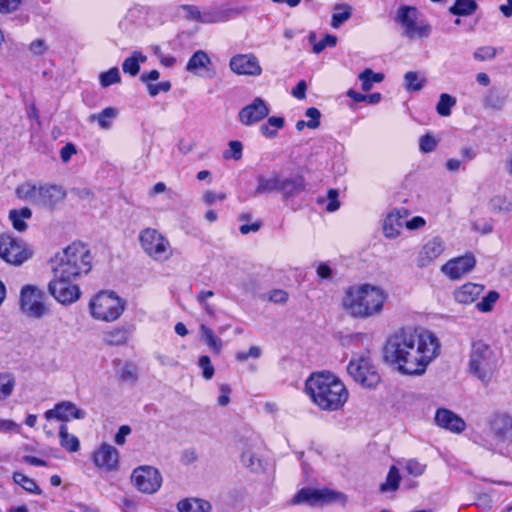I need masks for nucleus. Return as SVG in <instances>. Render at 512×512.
<instances>
[{
    "mask_svg": "<svg viewBox=\"0 0 512 512\" xmlns=\"http://www.w3.org/2000/svg\"><path fill=\"white\" fill-rule=\"evenodd\" d=\"M439 352V340L432 332L402 329L387 340L384 359L395 365L401 374L422 375Z\"/></svg>",
    "mask_w": 512,
    "mask_h": 512,
    "instance_id": "f257e3e1",
    "label": "nucleus"
},
{
    "mask_svg": "<svg viewBox=\"0 0 512 512\" xmlns=\"http://www.w3.org/2000/svg\"><path fill=\"white\" fill-rule=\"evenodd\" d=\"M305 391L312 402L324 411L340 410L349 397L344 383L330 372L311 374L305 382Z\"/></svg>",
    "mask_w": 512,
    "mask_h": 512,
    "instance_id": "f03ea898",
    "label": "nucleus"
},
{
    "mask_svg": "<svg viewBox=\"0 0 512 512\" xmlns=\"http://www.w3.org/2000/svg\"><path fill=\"white\" fill-rule=\"evenodd\" d=\"M388 299L379 286L361 284L348 287L342 298V307L351 317L367 319L379 315Z\"/></svg>",
    "mask_w": 512,
    "mask_h": 512,
    "instance_id": "7ed1b4c3",
    "label": "nucleus"
},
{
    "mask_svg": "<svg viewBox=\"0 0 512 512\" xmlns=\"http://www.w3.org/2000/svg\"><path fill=\"white\" fill-rule=\"evenodd\" d=\"M92 256L86 245L73 242L56 254L53 266L55 277L78 279L91 270Z\"/></svg>",
    "mask_w": 512,
    "mask_h": 512,
    "instance_id": "20e7f679",
    "label": "nucleus"
},
{
    "mask_svg": "<svg viewBox=\"0 0 512 512\" xmlns=\"http://www.w3.org/2000/svg\"><path fill=\"white\" fill-rule=\"evenodd\" d=\"M395 21L402 29V35L409 40L428 38L432 27L414 6H400L395 15Z\"/></svg>",
    "mask_w": 512,
    "mask_h": 512,
    "instance_id": "39448f33",
    "label": "nucleus"
},
{
    "mask_svg": "<svg viewBox=\"0 0 512 512\" xmlns=\"http://www.w3.org/2000/svg\"><path fill=\"white\" fill-rule=\"evenodd\" d=\"M469 372L483 383H488L496 367V357L491 347L482 340L474 341L469 357Z\"/></svg>",
    "mask_w": 512,
    "mask_h": 512,
    "instance_id": "423d86ee",
    "label": "nucleus"
},
{
    "mask_svg": "<svg viewBox=\"0 0 512 512\" xmlns=\"http://www.w3.org/2000/svg\"><path fill=\"white\" fill-rule=\"evenodd\" d=\"M347 500L348 498L346 494L337 490L329 488L304 487L294 495V497L291 499V504H305L308 506L321 507L337 503L341 506H345Z\"/></svg>",
    "mask_w": 512,
    "mask_h": 512,
    "instance_id": "0eeeda50",
    "label": "nucleus"
},
{
    "mask_svg": "<svg viewBox=\"0 0 512 512\" xmlns=\"http://www.w3.org/2000/svg\"><path fill=\"white\" fill-rule=\"evenodd\" d=\"M125 309V302L114 292H100L89 303L91 316L96 320H117Z\"/></svg>",
    "mask_w": 512,
    "mask_h": 512,
    "instance_id": "6e6552de",
    "label": "nucleus"
},
{
    "mask_svg": "<svg viewBox=\"0 0 512 512\" xmlns=\"http://www.w3.org/2000/svg\"><path fill=\"white\" fill-rule=\"evenodd\" d=\"M138 240L145 254L154 261L165 262L173 255L170 241L155 228L142 229Z\"/></svg>",
    "mask_w": 512,
    "mask_h": 512,
    "instance_id": "1a4fd4ad",
    "label": "nucleus"
},
{
    "mask_svg": "<svg viewBox=\"0 0 512 512\" xmlns=\"http://www.w3.org/2000/svg\"><path fill=\"white\" fill-rule=\"evenodd\" d=\"M347 372L353 380L364 387H376L381 378L369 356H358L350 360Z\"/></svg>",
    "mask_w": 512,
    "mask_h": 512,
    "instance_id": "9d476101",
    "label": "nucleus"
},
{
    "mask_svg": "<svg viewBox=\"0 0 512 512\" xmlns=\"http://www.w3.org/2000/svg\"><path fill=\"white\" fill-rule=\"evenodd\" d=\"M76 280L77 279L68 277L61 278L54 276L49 282L48 291L59 303L70 305L76 302L81 296L79 286L74 283Z\"/></svg>",
    "mask_w": 512,
    "mask_h": 512,
    "instance_id": "9b49d317",
    "label": "nucleus"
},
{
    "mask_svg": "<svg viewBox=\"0 0 512 512\" xmlns=\"http://www.w3.org/2000/svg\"><path fill=\"white\" fill-rule=\"evenodd\" d=\"M131 481L140 492L154 494L161 487L162 476L160 472L152 466H139L133 470Z\"/></svg>",
    "mask_w": 512,
    "mask_h": 512,
    "instance_id": "f8f14e48",
    "label": "nucleus"
},
{
    "mask_svg": "<svg viewBox=\"0 0 512 512\" xmlns=\"http://www.w3.org/2000/svg\"><path fill=\"white\" fill-rule=\"evenodd\" d=\"M43 297V291L36 286H24L20 293L21 310L30 317H42L46 312Z\"/></svg>",
    "mask_w": 512,
    "mask_h": 512,
    "instance_id": "ddd939ff",
    "label": "nucleus"
},
{
    "mask_svg": "<svg viewBox=\"0 0 512 512\" xmlns=\"http://www.w3.org/2000/svg\"><path fill=\"white\" fill-rule=\"evenodd\" d=\"M31 256V251L11 236H0V258L7 263L19 266L27 261Z\"/></svg>",
    "mask_w": 512,
    "mask_h": 512,
    "instance_id": "4468645a",
    "label": "nucleus"
},
{
    "mask_svg": "<svg viewBox=\"0 0 512 512\" xmlns=\"http://www.w3.org/2000/svg\"><path fill=\"white\" fill-rule=\"evenodd\" d=\"M230 70L236 75L257 77L262 74V67L253 53L236 54L229 61Z\"/></svg>",
    "mask_w": 512,
    "mask_h": 512,
    "instance_id": "2eb2a0df",
    "label": "nucleus"
},
{
    "mask_svg": "<svg viewBox=\"0 0 512 512\" xmlns=\"http://www.w3.org/2000/svg\"><path fill=\"white\" fill-rule=\"evenodd\" d=\"M269 112L266 102L261 97H256L239 111L238 119L243 125L251 126L265 119Z\"/></svg>",
    "mask_w": 512,
    "mask_h": 512,
    "instance_id": "dca6fc26",
    "label": "nucleus"
},
{
    "mask_svg": "<svg viewBox=\"0 0 512 512\" xmlns=\"http://www.w3.org/2000/svg\"><path fill=\"white\" fill-rule=\"evenodd\" d=\"M476 264L475 257L472 254H466L449 260L441 267V271L450 279L456 280L470 272Z\"/></svg>",
    "mask_w": 512,
    "mask_h": 512,
    "instance_id": "f3484780",
    "label": "nucleus"
},
{
    "mask_svg": "<svg viewBox=\"0 0 512 512\" xmlns=\"http://www.w3.org/2000/svg\"><path fill=\"white\" fill-rule=\"evenodd\" d=\"M94 464L105 471L116 470L119 463V452L110 444L103 443L93 454Z\"/></svg>",
    "mask_w": 512,
    "mask_h": 512,
    "instance_id": "a211bd4d",
    "label": "nucleus"
},
{
    "mask_svg": "<svg viewBox=\"0 0 512 512\" xmlns=\"http://www.w3.org/2000/svg\"><path fill=\"white\" fill-rule=\"evenodd\" d=\"M85 415L86 413L84 410L78 408L70 401L58 403L53 409L45 412V418L47 420L56 419L60 421H69L71 418L83 419Z\"/></svg>",
    "mask_w": 512,
    "mask_h": 512,
    "instance_id": "6ab92c4d",
    "label": "nucleus"
},
{
    "mask_svg": "<svg viewBox=\"0 0 512 512\" xmlns=\"http://www.w3.org/2000/svg\"><path fill=\"white\" fill-rule=\"evenodd\" d=\"M435 422L438 426L454 433H460L466 427L465 421L460 416L445 408L436 411Z\"/></svg>",
    "mask_w": 512,
    "mask_h": 512,
    "instance_id": "aec40b11",
    "label": "nucleus"
},
{
    "mask_svg": "<svg viewBox=\"0 0 512 512\" xmlns=\"http://www.w3.org/2000/svg\"><path fill=\"white\" fill-rule=\"evenodd\" d=\"M408 210L397 209L390 212L384 220L383 232L387 238H396L400 235L401 229L405 226V218Z\"/></svg>",
    "mask_w": 512,
    "mask_h": 512,
    "instance_id": "412c9836",
    "label": "nucleus"
},
{
    "mask_svg": "<svg viewBox=\"0 0 512 512\" xmlns=\"http://www.w3.org/2000/svg\"><path fill=\"white\" fill-rule=\"evenodd\" d=\"M444 242L439 237H434L428 241L419 253L417 265L421 268L430 265L444 251Z\"/></svg>",
    "mask_w": 512,
    "mask_h": 512,
    "instance_id": "4be33fe9",
    "label": "nucleus"
},
{
    "mask_svg": "<svg viewBox=\"0 0 512 512\" xmlns=\"http://www.w3.org/2000/svg\"><path fill=\"white\" fill-rule=\"evenodd\" d=\"M306 190V181L303 175L295 174L280 178V191L284 198H293Z\"/></svg>",
    "mask_w": 512,
    "mask_h": 512,
    "instance_id": "5701e85b",
    "label": "nucleus"
},
{
    "mask_svg": "<svg viewBox=\"0 0 512 512\" xmlns=\"http://www.w3.org/2000/svg\"><path fill=\"white\" fill-rule=\"evenodd\" d=\"M65 192L57 185H40L37 205L52 208L63 200Z\"/></svg>",
    "mask_w": 512,
    "mask_h": 512,
    "instance_id": "b1692460",
    "label": "nucleus"
},
{
    "mask_svg": "<svg viewBox=\"0 0 512 512\" xmlns=\"http://www.w3.org/2000/svg\"><path fill=\"white\" fill-rule=\"evenodd\" d=\"M483 291L484 286L482 284L468 282L457 288L453 295L456 302L469 305L475 302Z\"/></svg>",
    "mask_w": 512,
    "mask_h": 512,
    "instance_id": "393cba45",
    "label": "nucleus"
},
{
    "mask_svg": "<svg viewBox=\"0 0 512 512\" xmlns=\"http://www.w3.org/2000/svg\"><path fill=\"white\" fill-rule=\"evenodd\" d=\"M491 427L495 435L501 440L512 438V415L508 413H496L491 421Z\"/></svg>",
    "mask_w": 512,
    "mask_h": 512,
    "instance_id": "a878e982",
    "label": "nucleus"
},
{
    "mask_svg": "<svg viewBox=\"0 0 512 512\" xmlns=\"http://www.w3.org/2000/svg\"><path fill=\"white\" fill-rule=\"evenodd\" d=\"M280 178L281 175L275 172L269 176L259 175L257 177L258 185L255 189L254 194L260 195L265 193H271L274 191H280Z\"/></svg>",
    "mask_w": 512,
    "mask_h": 512,
    "instance_id": "bb28decb",
    "label": "nucleus"
},
{
    "mask_svg": "<svg viewBox=\"0 0 512 512\" xmlns=\"http://www.w3.org/2000/svg\"><path fill=\"white\" fill-rule=\"evenodd\" d=\"M506 99L507 95L503 91L495 87H492L488 90L487 94L483 99V106L486 109L500 111L503 109L506 103Z\"/></svg>",
    "mask_w": 512,
    "mask_h": 512,
    "instance_id": "cd10ccee",
    "label": "nucleus"
},
{
    "mask_svg": "<svg viewBox=\"0 0 512 512\" xmlns=\"http://www.w3.org/2000/svg\"><path fill=\"white\" fill-rule=\"evenodd\" d=\"M177 509L179 512H208L211 505L200 498H186L178 502Z\"/></svg>",
    "mask_w": 512,
    "mask_h": 512,
    "instance_id": "c85d7f7f",
    "label": "nucleus"
},
{
    "mask_svg": "<svg viewBox=\"0 0 512 512\" xmlns=\"http://www.w3.org/2000/svg\"><path fill=\"white\" fill-rule=\"evenodd\" d=\"M209 65H211V59L207 52L204 50H197L190 57L186 65V70L188 72L198 74L199 70L207 69Z\"/></svg>",
    "mask_w": 512,
    "mask_h": 512,
    "instance_id": "c756f323",
    "label": "nucleus"
},
{
    "mask_svg": "<svg viewBox=\"0 0 512 512\" xmlns=\"http://www.w3.org/2000/svg\"><path fill=\"white\" fill-rule=\"evenodd\" d=\"M352 16V7L347 3L336 4L333 7V14L330 25L334 29H338L343 23L348 21Z\"/></svg>",
    "mask_w": 512,
    "mask_h": 512,
    "instance_id": "7c9ffc66",
    "label": "nucleus"
},
{
    "mask_svg": "<svg viewBox=\"0 0 512 512\" xmlns=\"http://www.w3.org/2000/svg\"><path fill=\"white\" fill-rule=\"evenodd\" d=\"M32 217V211L28 207L21 209H13L9 212V219L12 222V226L15 230L23 232L27 229L25 220Z\"/></svg>",
    "mask_w": 512,
    "mask_h": 512,
    "instance_id": "2f4dec72",
    "label": "nucleus"
},
{
    "mask_svg": "<svg viewBox=\"0 0 512 512\" xmlns=\"http://www.w3.org/2000/svg\"><path fill=\"white\" fill-rule=\"evenodd\" d=\"M59 443L62 448L70 453L77 452L80 449L78 437L70 434L65 424H62L59 428Z\"/></svg>",
    "mask_w": 512,
    "mask_h": 512,
    "instance_id": "473e14b6",
    "label": "nucleus"
},
{
    "mask_svg": "<svg viewBox=\"0 0 512 512\" xmlns=\"http://www.w3.org/2000/svg\"><path fill=\"white\" fill-rule=\"evenodd\" d=\"M242 464L253 473L263 472L265 469L261 458L257 457L250 449L245 450L241 455Z\"/></svg>",
    "mask_w": 512,
    "mask_h": 512,
    "instance_id": "72a5a7b5",
    "label": "nucleus"
},
{
    "mask_svg": "<svg viewBox=\"0 0 512 512\" xmlns=\"http://www.w3.org/2000/svg\"><path fill=\"white\" fill-rule=\"evenodd\" d=\"M284 124V118L271 116L260 126V132L263 136L272 139L277 136V130L283 128Z\"/></svg>",
    "mask_w": 512,
    "mask_h": 512,
    "instance_id": "f704fd0d",
    "label": "nucleus"
},
{
    "mask_svg": "<svg viewBox=\"0 0 512 512\" xmlns=\"http://www.w3.org/2000/svg\"><path fill=\"white\" fill-rule=\"evenodd\" d=\"M228 20L229 12L227 10L211 8L202 11L201 23L214 24L226 22Z\"/></svg>",
    "mask_w": 512,
    "mask_h": 512,
    "instance_id": "c9c22d12",
    "label": "nucleus"
},
{
    "mask_svg": "<svg viewBox=\"0 0 512 512\" xmlns=\"http://www.w3.org/2000/svg\"><path fill=\"white\" fill-rule=\"evenodd\" d=\"M146 59L147 57L141 52H134L132 56L126 58L122 64L124 73L130 74L131 76H136L140 70L139 63L145 62Z\"/></svg>",
    "mask_w": 512,
    "mask_h": 512,
    "instance_id": "e433bc0d",
    "label": "nucleus"
},
{
    "mask_svg": "<svg viewBox=\"0 0 512 512\" xmlns=\"http://www.w3.org/2000/svg\"><path fill=\"white\" fill-rule=\"evenodd\" d=\"M39 189L40 186H36L31 183H24L17 187L16 195L22 200L30 201L31 203L37 205Z\"/></svg>",
    "mask_w": 512,
    "mask_h": 512,
    "instance_id": "4c0bfd02",
    "label": "nucleus"
},
{
    "mask_svg": "<svg viewBox=\"0 0 512 512\" xmlns=\"http://www.w3.org/2000/svg\"><path fill=\"white\" fill-rule=\"evenodd\" d=\"M201 338L214 352L219 353L222 349V341L217 337L211 328L205 324L200 326Z\"/></svg>",
    "mask_w": 512,
    "mask_h": 512,
    "instance_id": "58836bf2",
    "label": "nucleus"
},
{
    "mask_svg": "<svg viewBox=\"0 0 512 512\" xmlns=\"http://www.w3.org/2000/svg\"><path fill=\"white\" fill-rule=\"evenodd\" d=\"M116 116H117L116 109H114L112 107H107V108L103 109L98 114L90 115L89 121L90 122L97 121L101 128L108 129L111 126V120L116 118Z\"/></svg>",
    "mask_w": 512,
    "mask_h": 512,
    "instance_id": "ea45409f",
    "label": "nucleus"
},
{
    "mask_svg": "<svg viewBox=\"0 0 512 512\" xmlns=\"http://www.w3.org/2000/svg\"><path fill=\"white\" fill-rule=\"evenodd\" d=\"M361 81V87L363 91H369L372 89L374 83H380L384 79L382 73H375L370 68L365 69L358 76Z\"/></svg>",
    "mask_w": 512,
    "mask_h": 512,
    "instance_id": "a19ab883",
    "label": "nucleus"
},
{
    "mask_svg": "<svg viewBox=\"0 0 512 512\" xmlns=\"http://www.w3.org/2000/svg\"><path fill=\"white\" fill-rule=\"evenodd\" d=\"M12 478L13 481L19 486H21L25 491L36 495H40L42 493L41 489L38 487L36 482L32 478L24 475L23 473L14 472Z\"/></svg>",
    "mask_w": 512,
    "mask_h": 512,
    "instance_id": "79ce46f5",
    "label": "nucleus"
},
{
    "mask_svg": "<svg viewBox=\"0 0 512 512\" xmlns=\"http://www.w3.org/2000/svg\"><path fill=\"white\" fill-rule=\"evenodd\" d=\"M401 476L396 466H391L385 482L380 485L381 492H394L399 488Z\"/></svg>",
    "mask_w": 512,
    "mask_h": 512,
    "instance_id": "37998d69",
    "label": "nucleus"
},
{
    "mask_svg": "<svg viewBox=\"0 0 512 512\" xmlns=\"http://www.w3.org/2000/svg\"><path fill=\"white\" fill-rule=\"evenodd\" d=\"M128 331L122 327L113 328L104 333V341L109 345H121L127 341Z\"/></svg>",
    "mask_w": 512,
    "mask_h": 512,
    "instance_id": "c03bdc74",
    "label": "nucleus"
},
{
    "mask_svg": "<svg viewBox=\"0 0 512 512\" xmlns=\"http://www.w3.org/2000/svg\"><path fill=\"white\" fill-rule=\"evenodd\" d=\"M477 4L474 0H456L455 4L449 9L453 15L467 16L475 12Z\"/></svg>",
    "mask_w": 512,
    "mask_h": 512,
    "instance_id": "a18cd8bd",
    "label": "nucleus"
},
{
    "mask_svg": "<svg viewBox=\"0 0 512 512\" xmlns=\"http://www.w3.org/2000/svg\"><path fill=\"white\" fill-rule=\"evenodd\" d=\"M15 386V378L10 373H0V401L9 397Z\"/></svg>",
    "mask_w": 512,
    "mask_h": 512,
    "instance_id": "49530a36",
    "label": "nucleus"
},
{
    "mask_svg": "<svg viewBox=\"0 0 512 512\" xmlns=\"http://www.w3.org/2000/svg\"><path fill=\"white\" fill-rule=\"evenodd\" d=\"M456 104V99L449 94L442 93L436 105V111L440 116L447 117L451 114V109Z\"/></svg>",
    "mask_w": 512,
    "mask_h": 512,
    "instance_id": "de8ad7c7",
    "label": "nucleus"
},
{
    "mask_svg": "<svg viewBox=\"0 0 512 512\" xmlns=\"http://www.w3.org/2000/svg\"><path fill=\"white\" fill-rule=\"evenodd\" d=\"M405 87L408 91H419L424 87L425 78H421L417 72L409 71L404 75Z\"/></svg>",
    "mask_w": 512,
    "mask_h": 512,
    "instance_id": "09e8293b",
    "label": "nucleus"
},
{
    "mask_svg": "<svg viewBox=\"0 0 512 512\" xmlns=\"http://www.w3.org/2000/svg\"><path fill=\"white\" fill-rule=\"evenodd\" d=\"M489 209L495 213L508 212L512 210V203L504 196H494L489 201Z\"/></svg>",
    "mask_w": 512,
    "mask_h": 512,
    "instance_id": "8fccbe9b",
    "label": "nucleus"
},
{
    "mask_svg": "<svg viewBox=\"0 0 512 512\" xmlns=\"http://www.w3.org/2000/svg\"><path fill=\"white\" fill-rule=\"evenodd\" d=\"M499 299V293L496 291H489L486 296L482 298L476 304V308L483 313L490 312L493 309V306Z\"/></svg>",
    "mask_w": 512,
    "mask_h": 512,
    "instance_id": "3c124183",
    "label": "nucleus"
},
{
    "mask_svg": "<svg viewBox=\"0 0 512 512\" xmlns=\"http://www.w3.org/2000/svg\"><path fill=\"white\" fill-rule=\"evenodd\" d=\"M99 80L101 86L104 88L119 83L121 81V77L118 68L113 67L108 71L101 73L99 76Z\"/></svg>",
    "mask_w": 512,
    "mask_h": 512,
    "instance_id": "603ef678",
    "label": "nucleus"
},
{
    "mask_svg": "<svg viewBox=\"0 0 512 512\" xmlns=\"http://www.w3.org/2000/svg\"><path fill=\"white\" fill-rule=\"evenodd\" d=\"M243 145L240 141L233 140L228 143V149L223 152L224 159H234L236 161L242 158Z\"/></svg>",
    "mask_w": 512,
    "mask_h": 512,
    "instance_id": "864d4df0",
    "label": "nucleus"
},
{
    "mask_svg": "<svg viewBox=\"0 0 512 512\" xmlns=\"http://www.w3.org/2000/svg\"><path fill=\"white\" fill-rule=\"evenodd\" d=\"M119 378L124 382H135L138 378L137 368L134 364L126 363L119 371Z\"/></svg>",
    "mask_w": 512,
    "mask_h": 512,
    "instance_id": "5fc2aeb1",
    "label": "nucleus"
},
{
    "mask_svg": "<svg viewBox=\"0 0 512 512\" xmlns=\"http://www.w3.org/2000/svg\"><path fill=\"white\" fill-rule=\"evenodd\" d=\"M496 54H497L496 48L491 47V46H483V47L477 48L474 51L473 56L477 61H485V60H490V59L495 58Z\"/></svg>",
    "mask_w": 512,
    "mask_h": 512,
    "instance_id": "6e6d98bb",
    "label": "nucleus"
},
{
    "mask_svg": "<svg viewBox=\"0 0 512 512\" xmlns=\"http://www.w3.org/2000/svg\"><path fill=\"white\" fill-rule=\"evenodd\" d=\"M337 43V37L331 34H325V36L319 41L314 43L313 51L316 54L321 53L326 47H334Z\"/></svg>",
    "mask_w": 512,
    "mask_h": 512,
    "instance_id": "4d7b16f0",
    "label": "nucleus"
},
{
    "mask_svg": "<svg viewBox=\"0 0 512 512\" xmlns=\"http://www.w3.org/2000/svg\"><path fill=\"white\" fill-rule=\"evenodd\" d=\"M405 468L408 474L414 477H419L425 472L426 464H423L416 459H409L406 462Z\"/></svg>",
    "mask_w": 512,
    "mask_h": 512,
    "instance_id": "13d9d810",
    "label": "nucleus"
},
{
    "mask_svg": "<svg viewBox=\"0 0 512 512\" xmlns=\"http://www.w3.org/2000/svg\"><path fill=\"white\" fill-rule=\"evenodd\" d=\"M199 367L202 369V375L206 380H210L214 375V367L211 364V360L208 356L203 355L198 361Z\"/></svg>",
    "mask_w": 512,
    "mask_h": 512,
    "instance_id": "bf43d9fd",
    "label": "nucleus"
},
{
    "mask_svg": "<svg viewBox=\"0 0 512 512\" xmlns=\"http://www.w3.org/2000/svg\"><path fill=\"white\" fill-rule=\"evenodd\" d=\"M305 116L309 118L307 121V127L310 129H316L320 126L321 112L315 107H310L305 111Z\"/></svg>",
    "mask_w": 512,
    "mask_h": 512,
    "instance_id": "052dcab7",
    "label": "nucleus"
},
{
    "mask_svg": "<svg viewBox=\"0 0 512 512\" xmlns=\"http://www.w3.org/2000/svg\"><path fill=\"white\" fill-rule=\"evenodd\" d=\"M180 8L185 12V18L187 20L201 23L202 11H200V9L197 6L184 4L181 5Z\"/></svg>",
    "mask_w": 512,
    "mask_h": 512,
    "instance_id": "680f3d73",
    "label": "nucleus"
},
{
    "mask_svg": "<svg viewBox=\"0 0 512 512\" xmlns=\"http://www.w3.org/2000/svg\"><path fill=\"white\" fill-rule=\"evenodd\" d=\"M28 49L32 55L42 56L47 52L48 46L43 39H36L29 44Z\"/></svg>",
    "mask_w": 512,
    "mask_h": 512,
    "instance_id": "e2e57ef3",
    "label": "nucleus"
},
{
    "mask_svg": "<svg viewBox=\"0 0 512 512\" xmlns=\"http://www.w3.org/2000/svg\"><path fill=\"white\" fill-rule=\"evenodd\" d=\"M262 351L260 347L258 346H251L247 352L241 351L236 354V359L244 362L247 361L249 358L257 359L261 356Z\"/></svg>",
    "mask_w": 512,
    "mask_h": 512,
    "instance_id": "0e129e2a",
    "label": "nucleus"
},
{
    "mask_svg": "<svg viewBox=\"0 0 512 512\" xmlns=\"http://www.w3.org/2000/svg\"><path fill=\"white\" fill-rule=\"evenodd\" d=\"M171 89V83L169 81L160 82L158 84H148L147 90L151 97H155L160 92H168Z\"/></svg>",
    "mask_w": 512,
    "mask_h": 512,
    "instance_id": "69168bd1",
    "label": "nucleus"
},
{
    "mask_svg": "<svg viewBox=\"0 0 512 512\" xmlns=\"http://www.w3.org/2000/svg\"><path fill=\"white\" fill-rule=\"evenodd\" d=\"M419 144L420 150L424 153L432 152L437 146L436 140L430 135L422 136Z\"/></svg>",
    "mask_w": 512,
    "mask_h": 512,
    "instance_id": "338daca9",
    "label": "nucleus"
},
{
    "mask_svg": "<svg viewBox=\"0 0 512 512\" xmlns=\"http://www.w3.org/2000/svg\"><path fill=\"white\" fill-rule=\"evenodd\" d=\"M268 298L275 304H284L288 300V293L282 289H274L269 292Z\"/></svg>",
    "mask_w": 512,
    "mask_h": 512,
    "instance_id": "774afa93",
    "label": "nucleus"
}]
</instances>
